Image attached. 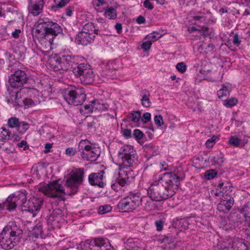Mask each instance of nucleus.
<instances>
[{"label":"nucleus","mask_w":250,"mask_h":250,"mask_svg":"<svg viewBox=\"0 0 250 250\" xmlns=\"http://www.w3.org/2000/svg\"><path fill=\"white\" fill-rule=\"evenodd\" d=\"M179 177L172 173H165L152 184L147 190V194L153 201L159 202L172 197L174 194L172 186H178Z\"/></svg>","instance_id":"obj_1"},{"label":"nucleus","mask_w":250,"mask_h":250,"mask_svg":"<svg viewBox=\"0 0 250 250\" xmlns=\"http://www.w3.org/2000/svg\"><path fill=\"white\" fill-rule=\"evenodd\" d=\"M7 202L9 203L10 211L15 209L17 206H19L22 211L31 212L34 216L42 208L43 199L42 198L34 197L27 201L25 192L18 191L7 197Z\"/></svg>","instance_id":"obj_2"},{"label":"nucleus","mask_w":250,"mask_h":250,"mask_svg":"<svg viewBox=\"0 0 250 250\" xmlns=\"http://www.w3.org/2000/svg\"><path fill=\"white\" fill-rule=\"evenodd\" d=\"M22 236V230L15 222H11L0 233V246L9 250L13 248L20 242Z\"/></svg>","instance_id":"obj_3"},{"label":"nucleus","mask_w":250,"mask_h":250,"mask_svg":"<svg viewBox=\"0 0 250 250\" xmlns=\"http://www.w3.org/2000/svg\"><path fill=\"white\" fill-rule=\"evenodd\" d=\"M84 173L82 168H75L69 173L65 182V186L70 189L69 194H75L78 192L83 182Z\"/></svg>","instance_id":"obj_4"},{"label":"nucleus","mask_w":250,"mask_h":250,"mask_svg":"<svg viewBox=\"0 0 250 250\" xmlns=\"http://www.w3.org/2000/svg\"><path fill=\"white\" fill-rule=\"evenodd\" d=\"M63 97L70 104L81 105L86 99V95L83 88L71 87L65 90Z\"/></svg>","instance_id":"obj_5"},{"label":"nucleus","mask_w":250,"mask_h":250,"mask_svg":"<svg viewBox=\"0 0 250 250\" xmlns=\"http://www.w3.org/2000/svg\"><path fill=\"white\" fill-rule=\"evenodd\" d=\"M78 149L82 158L84 161L93 162L99 156L98 149L87 140H83L80 142Z\"/></svg>","instance_id":"obj_6"},{"label":"nucleus","mask_w":250,"mask_h":250,"mask_svg":"<svg viewBox=\"0 0 250 250\" xmlns=\"http://www.w3.org/2000/svg\"><path fill=\"white\" fill-rule=\"evenodd\" d=\"M75 57L69 55H62L55 59L54 62L51 66L52 69L56 72L62 73L70 68L76 66L77 64L75 63Z\"/></svg>","instance_id":"obj_7"},{"label":"nucleus","mask_w":250,"mask_h":250,"mask_svg":"<svg viewBox=\"0 0 250 250\" xmlns=\"http://www.w3.org/2000/svg\"><path fill=\"white\" fill-rule=\"evenodd\" d=\"M74 75L80 78L84 84L91 83L94 80L95 75L89 65L86 63H80L73 68Z\"/></svg>","instance_id":"obj_8"},{"label":"nucleus","mask_w":250,"mask_h":250,"mask_svg":"<svg viewBox=\"0 0 250 250\" xmlns=\"http://www.w3.org/2000/svg\"><path fill=\"white\" fill-rule=\"evenodd\" d=\"M141 203V198L137 194H132L122 199L117 207L120 211L129 212L135 209Z\"/></svg>","instance_id":"obj_9"},{"label":"nucleus","mask_w":250,"mask_h":250,"mask_svg":"<svg viewBox=\"0 0 250 250\" xmlns=\"http://www.w3.org/2000/svg\"><path fill=\"white\" fill-rule=\"evenodd\" d=\"M118 160L124 167H131L136 160L133 148L128 145L121 147L118 151Z\"/></svg>","instance_id":"obj_10"},{"label":"nucleus","mask_w":250,"mask_h":250,"mask_svg":"<svg viewBox=\"0 0 250 250\" xmlns=\"http://www.w3.org/2000/svg\"><path fill=\"white\" fill-rule=\"evenodd\" d=\"M120 167L118 173V176L116 178L115 183L111 185V188L115 190H118V185L124 187L127 183L130 178L134 177L133 171L130 169V167H124L122 164L120 165Z\"/></svg>","instance_id":"obj_11"},{"label":"nucleus","mask_w":250,"mask_h":250,"mask_svg":"<svg viewBox=\"0 0 250 250\" xmlns=\"http://www.w3.org/2000/svg\"><path fill=\"white\" fill-rule=\"evenodd\" d=\"M83 250H112L107 240L98 238L93 240L88 239L84 242Z\"/></svg>","instance_id":"obj_12"},{"label":"nucleus","mask_w":250,"mask_h":250,"mask_svg":"<svg viewBox=\"0 0 250 250\" xmlns=\"http://www.w3.org/2000/svg\"><path fill=\"white\" fill-rule=\"evenodd\" d=\"M28 76L26 73L21 70H17L9 78V83L11 88H19L27 82Z\"/></svg>","instance_id":"obj_13"},{"label":"nucleus","mask_w":250,"mask_h":250,"mask_svg":"<svg viewBox=\"0 0 250 250\" xmlns=\"http://www.w3.org/2000/svg\"><path fill=\"white\" fill-rule=\"evenodd\" d=\"M42 191L50 197H57L60 195L65 194L62 186L57 181H53L47 185Z\"/></svg>","instance_id":"obj_14"},{"label":"nucleus","mask_w":250,"mask_h":250,"mask_svg":"<svg viewBox=\"0 0 250 250\" xmlns=\"http://www.w3.org/2000/svg\"><path fill=\"white\" fill-rule=\"evenodd\" d=\"M42 31H43L42 34L44 35L45 40L52 44L55 38L62 32V28L57 23L52 22L48 26V28H44Z\"/></svg>","instance_id":"obj_15"},{"label":"nucleus","mask_w":250,"mask_h":250,"mask_svg":"<svg viewBox=\"0 0 250 250\" xmlns=\"http://www.w3.org/2000/svg\"><path fill=\"white\" fill-rule=\"evenodd\" d=\"M63 216V212L61 209L55 208L49 216L47 222L54 228L58 227L59 223L64 220Z\"/></svg>","instance_id":"obj_16"},{"label":"nucleus","mask_w":250,"mask_h":250,"mask_svg":"<svg viewBox=\"0 0 250 250\" xmlns=\"http://www.w3.org/2000/svg\"><path fill=\"white\" fill-rule=\"evenodd\" d=\"M234 204V199L227 195L223 196L220 202L217 205L219 211L223 212L229 211Z\"/></svg>","instance_id":"obj_17"},{"label":"nucleus","mask_w":250,"mask_h":250,"mask_svg":"<svg viewBox=\"0 0 250 250\" xmlns=\"http://www.w3.org/2000/svg\"><path fill=\"white\" fill-rule=\"evenodd\" d=\"M95 36L91 35L90 33H84L81 31L77 35L75 39V42L77 44H81L82 45H87L88 44L91 43L94 40Z\"/></svg>","instance_id":"obj_18"},{"label":"nucleus","mask_w":250,"mask_h":250,"mask_svg":"<svg viewBox=\"0 0 250 250\" xmlns=\"http://www.w3.org/2000/svg\"><path fill=\"white\" fill-rule=\"evenodd\" d=\"M104 172L101 170L98 173H93L88 176V181L91 185H97L99 187L103 188L104 186V183L103 181V175Z\"/></svg>","instance_id":"obj_19"},{"label":"nucleus","mask_w":250,"mask_h":250,"mask_svg":"<svg viewBox=\"0 0 250 250\" xmlns=\"http://www.w3.org/2000/svg\"><path fill=\"white\" fill-rule=\"evenodd\" d=\"M42 3H39L35 1H30L28 9L29 13L35 16L39 15L42 12Z\"/></svg>","instance_id":"obj_20"},{"label":"nucleus","mask_w":250,"mask_h":250,"mask_svg":"<svg viewBox=\"0 0 250 250\" xmlns=\"http://www.w3.org/2000/svg\"><path fill=\"white\" fill-rule=\"evenodd\" d=\"M150 96V92L146 89H143L140 91V96L142 105L146 107H149L151 104V103L149 100Z\"/></svg>","instance_id":"obj_21"},{"label":"nucleus","mask_w":250,"mask_h":250,"mask_svg":"<svg viewBox=\"0 0 250 250\" xmlns=\"http://www.w3.org/2000/svg\"><path fill=\"white\" fill-rule=\"evenodd\" d=\"M52 21H50L49 19L45 18H40L38 21L37 28L36 31L38 33L42 32V29H44L45 28H48V26L51 24Z\"/></svg>","instance_id":"obj_22"},{"label":"nucleus","mask_w":250,"mask_h":250,"mask_svg":"<svg viewBox=\"0 0 250 250\" xmlns=\"http://www.w3.org/2000/svg\"><path fill=\"white\" fill-rule=\"evenodd\" d=\"M231 90V85L229 83H226L222 85L221 89L217 91V95L219 98L226 97L229 94Z\"/></svg>","instance_id":"obj_23"},{"label":"nucleus","mask_w":250,"mask_h":250,"mask_svg":"<svg viewBox=\"0 0 250 250\" xmlns=\"http://www.w3.org/2000/svg\"><path fill=\"white\" fill-rule=\"evenodd\" d=\"M91 104H94L95 110L104 111L109 107V105L102 100H93Z\"/></svg>","instance_id":"obj_24"},{"label":"nucleus","mask_w":250,"mask_h":250,"mask_svg":"<svg viewBox=\"0 0 250 250\" xmlns=\"http://www.w3.org/2000/svg\"><path fill=\"white\" fill-rule=\"evenodd\" d=\"M98 29H96L94 24L92 22H89L85 24L82 31L84 33H90L91 35H98Z\"/></svg>","instance_id":"obj_25"},{"label":"nucleus","mask_w":250,"mask_h":250,"mask_svg":"<svg viewBox=\"0 0 250 250\" xmlns=\"http://www.w3.org/2000/svg\"><path fill=\"white\" fill-rule=\"evenodd\" d=\"M248 142V140H244L242 141L234 136H231L229 141V144L234 146L237 147L240 146L242 147L244 146Z\"/></svg>","instance_id":"obj_26"},{"label":"nucleus","mask_w":250,"mask_h":250,"mask_svg":"<svg viewBox=\"0 0 250 250\" xmlns=\"http://www.w3.org/2000/svg\"><path fill=\"white\" fill-rule=\"evenodd\" d=\"M235 250H247V245L242 240L236 239L231 244Z\"/></svg>","instance_id":"obj_27"},{"label":"nucleus","mask_w":250,"mask_h":250,"mask_svg":"<svg viewBox=\"0 0 250 250\" xmlns=\"http://www.w3.org/2000/svg\"><path fill=\"white\" fill-rule=\"evenodd\" d=\"M104 11L105 16L109 19L114 20L117 18L116 10L114 8L111 7L106 6L105 7Z\"/></svg>","instance_id":"obj_28"},{"label":"nucleus","mask_w":250,"mask_h":250,"mask_svg":"<svg viewBox=\"0 0 250 250\" xmlns=\"http://www.w3.org/2000/svg\"><path fill=\"white\" fill-rule=\"evenodd\" d=\"M127 250H137L138 247L137 242L134 239H128L125 244Z\"/></svg>","instance_id":"obj_29"},{"label":"nucleus","mask_w":250,"mask_h":250,"mask_svg":"<svg viewBox=\"0 0 250 250\" xmlns=\"http://www.w3.org/2000/svg\"><path fill=\"white\" fill-rule=\"evenodd\" d=\"M7 91L8 92L9 97H7L6 98V102L9 104H12L13 106L16 105L14 90H12L11 87L10 88L8 87Z\"/></svg>","instance_id":"obj_30"},{"label":"nucleus","mask_w":250,"mask_h":250,"mask_svg":"<svg viewBox=\"0 0 250 250\" xmlns=\"http://www.w3.org/2000/svg\"><path fill=\"white\" fill-rule=\"evenodd\" d=\"M209 159L213 165H220L224 162L223 157L221 154L220 155L211 156Z\"/></svg>","instance_id":"obj_31"},{"label":"nucleus","mask_w":250,"mask_h":250,"mask_svg":"<svg viewBox=\"0 0 250 250\" xmlns=\"http://www.w3.org/2000/svg\"><path fill=\"white\" fill-rule=\"evenodd\" d=\"M240 213L243 215L246 221L250 222V208L245 207L240 211Z\"/></svg>","instance_id":"obj_32"},{"label":"nucleus","mask_w":250,"mask_h":250,"mask_svg":"<svg viewBox=\"0 0 250 250\" xmlns=\"http://www.w3.org/2000/svg\"><path fill=\"white\" fill-rule=\"evenodd\" d=\"M42 228L41 225L36 226L33 229L32 235L34 237L38 238L40 237L42 238Z\"/></svg>","instance_id":"obj_33"},{"label":"nucleus","mask_w":250,"mask_h":250,"mask_svg":"<svg viewBox=\"0 0 250 250\" xmlns=\"http://www.w3.org/2000/svg\"><path fill=\"white\" fill-rule=\"evenodd\" d=\"M141 118V113L140 111H134L131 112L129 119L135 123L140 121Z\"/></svg>","instance_id":"obj_34"},{"label":"nucleus","mask_w":250,"mask_h":250,"mask_svg":"<svg viewBox=\"0 0 250 250\" xmlns=\"http://www.w3.org/2000/svg\"><path fill=\"white\" fill-rule=\"evenodd\" d=\"M69 1H60L58 3H55L50 6V9L56 12L60 8H62L65 6L68 3Z\"/></svg>","instance_id":"obj_35"},{"label":"nucleus","mask_w":250,"mask_h":250,"mask_svg":"<svg viewBox=\"0 0 250 250\" xmlns=\"http://www.w3.org/2000/svg\"><path fill=\"white\" fill-rule=\"evenodd\" d=\"M8 125L11 128L16 127L18 129L20 125L19 120L16 117H11L8 119Z\"/></svg>","instance_id":"obj_36"},{"label":"nucleus","mask_w":250,"mask_h":250,"mask_svg":"<svg viewBox=\"0 0 250 250\" xmlns=\"http://www.w3.org/2000/svg\"><path fill=\"white\" fill-rule=\"evenodd\" d=\"M112 210V207L109 205H105L101 206L99 208L98 213L104 214L107 213Z\"/></svg>","instance_id":"obj_37"},{"label":"nucleus","mask_w":250,"mask_h":250,"mask_svg":"<svg viewBox=\"0 0 250 250\" xmlns=\"http://www.w3.org/2000/svg\"><path fill=\"white\" fill-rule=\"evenodd\" d=\"M20 88V90H14V93L15 95V100H16V105H21V104H22V100L21 99L22 95L21 88Z\"/></svg>","instance_id":"obj_38"},{"label":"nucleus","mask_w":250,"mask_h":250,"mask_svg":"<svg viewBox=\"0 0 250 250\" xmlns=\"http://www.w3.org/2000/svg\"><path fill=\"white\" fill-rule=\"evenodd\" d=\"M105 4V1H97V2L93 3V6L95 9L100 12H103L105 9V7H102L101 6Z\"/></svg>","instance_id":"obj_39"},{"label":"nucleus","mask_w":250,"mask_h":250,"mask_svg":"<svg viewBox=\"0 0 250 250\" xmlns=\"http://www.w3.org/2000/svg\"><path fill=\"white\" fill-rule=\"evenodd\" d=\"M217 175V172L213 169L207 170L205 173V177L208 180L212 179Z\"/></svg>","instance_id":"obj_40"},{"label":"nucleus","mask_w":250,"mask_h":250,"mask_svg":"<svg viewBox=\"0 0 250 250\" xmlns=\"http://www.w3.org/2000/svg\"><path fill=\"white\" fill-rule=\"evenodd\" d=\"M154 122L158 126H161L164 124L163 117L161 115H156L154 117Z\"/></svg>","instance_id":"obj_41"},{"label":"nucleus","mask_w":250,"mask_h":250,"mask_svg":"<svg viewBox=\"0 0 250 250\" xmlns=\"http://www.w3.org/2000/svg\"><path fill=\"white\" fill-rule=\"evenodd\" d=\"M176 69L181 73L185 72L187 70V66L185 63L181 62L176 65Z\"/></svg>","instance_id":"obj_42"},{"label":"nucleus","mask_w":250,"mask_h":250,"mask_svg":"<svg viewBox=\"0 0 250 250\" xmlns=\"http://www.w3.org/2000/svg\"><path fill=\"white\" fill-rule=\"evenodd\" d=\"M143 133L139 129H136L134 130L133 135L136 140H140L143 138Z\"/></svg>","instance_id":"obj_43"},{"label":"nucleus","mask_w":250,"mask_h":250,"mask_svg":"<svg viewBox=\"0 0 250 250\" xmlns=\"http://www.w3.org/2000/svg\"><path fill=\"white\" fill-rule=\"evenodd\" d=\"M237 103V100L235 98H232L231 99H229L227 100L224 104L226 106L232 107L235 105Z\"/></svg>","instance_id":"obj_44"},{"label":"nucleus","mask_w":250,"mask_h":250,"mask_svg":"<svg viewBox=\"0 0 250 250\" xmlns=\"http://www.w3.org/2000/svg\"><path fill=\"white\" fill-rule=\"evenodd\" d=\"M152 42L151 41H146L143 42L141 45V47L145 51H148L150 49Z\"/></svg>","instance_id":"obj_45"},{"label":"nucleus","mask_w":250,"mask_h":250,"mask_svg":"<svg viewBox=\"0 0 250 250\" xmlns=\"http://www.w3.org/2000/svg\"><path fill=\"white\" fill-rule=\"evenodd\" d=\"M22 127V130L20 131L21 132H24L29 128V125L25 122H20V125L18 129L20 130V128Z\"/></svg>","instance_id":"obj_46"},{"label":"nucleus","mask_w":250,"mask_h":250,"mask_svg":"<svg viewBox=\"0 0 250 250\" xmlns=\"http://www.w3.org/2000/svg\"><path fill=\"white\" fill-rule=\"evenodd\" d=\"M227 187L225 184L223 182L220 183L217 186V190L221 191V193L224 195L227 191Z\"/></svg>","instance_id":"obj_47"},{"label":"nucleus","mask_w":250,"mask_h":250,"mask_svg":"<svg viewBox=\"0 0 250 250\" xmlns=\"http://www.w3.org/2000/svg\"><path fill=\"white\" fill-rule=\"evenodd\" d=\"M22 103H23L25 106L29 107L35 105L34 101L30 98H25L22 100Z\"/></svg>","instance_id":"obj_48"},{"label":"nucleus","mask_w":250,"mask_h":250,"mask_svg":"<svg viewBox=\"0 0 250 250\" xmlns=\"http://www.w3.org/2000/svg\"><path fill=\"white\" fill-rule=\"evenodd\" d=\"M122 135L126 138H130L131 137V131L129 129L122 128Z\"/></svg>","instance_id":"obj_49"},{"label":"nucleus","mask_w":250,"mask_h":250,"mask_svg":"<svg viewBox=\"0 0 250 250\" xmlns=\"http://www.w3.org/2000/svg\"><path fill=\"white\" fill-rule=\"evenodd\" d=\"M193 19L194 21H198L202 22H205L206 21V17L204 15H196L193 17Z\"/></svg>","instance_id":"obj_50"},{"label":"nucleus","mask_w":250,"mask_h":250,"mask_svg":"<svg viewBox=\"0 0 250 250\" xmlns=\"http://www.w3.org/2000/svg\"><path fill=\"white\" fill-rule=\"evenodd\" d=\"M151 119V114L149 112H146L144 113L141 118L142 121L144 123H146L149 121Z\"/></svg>","instance_id":"obj_51"},{"label":"nucleus","mask_w":250,"mask_h":250,"mask_svg":"<svg viewBox=\"0 0 250 250\" xmlns=\"http://www.w3.org/2000/svg\"><path fill=\"white\" fill-rule=\"evenodd\" d=\"M9 203L7 202V199L2 203H0V211L2 209H6L10 211Z\"/></svg>","instance_id":"obj_52"},{"label":"nucleus","mask_w":250,"mask_h":250,"mask_svg":"<svg viewBox=\"0 0 250 250\" xmlns=\"http://www.w3.org/2000/svg\"><path fill=\"white\" fill-rule=\"evenodd\" d=\"M161 37V35H160L157 32H153V33H151L149 35V38H151L152 39H154L152 42H154L155 40H157L158 39H159Z\"/></svg>","instance_id":"obj_53"},{"label":"nucleus","mask_w":250,"mask_h":250,"mask_svg":"<svg viewBox=\"0 0 250 250\" xmlns=\"http://www.w3.org/2000/svg\"><path fill=\"white\" fill-rule=\"evenodd\" d=\"M157 230L158 231H161L163 228V222L162 220L156 221L155 223Z\"/></svg>","instance_id":"obj_54"},{"label":"nucleus","mask_w":250,"mask_h":250,"mask_svg":"<svg viewBox=\"0 0 250 250\" xmlns=\"http://www.w3.org/2000/svg\"><path fill=\"white\" fill-rule=\"evenodd\" d=\"M1 134H2V136H4V138H3V137H1V140H3V139L6 140V139H7L6 138V137H8V138L10 137V132L8 129H6L5 128H2V131H1Z\"/></svg>","instance_id":"obj_55"},{"label":"nucleus","mask_w":250,"mask_h":250,"mask_svg":"<svg viewBox=\"0 0 250 250\" xmlns=\"http://www.w3.org/2000/svg\"><path fill=\"white\" fill-rule=\"evenodd\" d=\"M76 149L73 147H68L65 150V153L69 156H73L76 153Z\"/></svg>","instance_id":"obj_56"},{"label":"nucleus","mask_w":250,"mask_h":250,"mask_svg":"<svg viewBox=\"0 0 250 250\" xmlns=\"http://www.w3.org/2000/svg\"><path fill=\"white\" fill-rule=\"evenodd\" d=\"M84 108L85 110H87L89 112H92L95 110V108H94V104H86L84 106Z\"/></svg>","instance_id":"obj_57"},{"label":"nucleus","mask_w":250,"mask_h":250,"mask_svg":"<svg viewBox=\"0 0 250 250\" xmlns=\"http://www.w3.org/2000/svg\"><path fill=\"white\" fill-rule=\"evenodd\" d=\"M233 43L237 45H239L241 43V40L239 39V35L235 34L233 36Z\"/></svg>","instance_id":"obj_58"},{"label":"nucleus","mask_w":250,"mask_h":250,"mask_svg":"<svg viewBox=\"0 0 250 250\" xmlns=\"http://www.w3.org/2000/svg\"><path fill=\"white\" fill-rule=\"evenodd\" d=\"M74 10L73 6H69L65 9V15L68 17L72 16V11Z\"/></svg>","instance_id":"obj_59"},{"label":"nucleus","mask_w":250,"mask_h":250,"mask_svg":"<svg viewBox=\"0 0 250 250\" xmlns=\"http://www.w3.org/2000/svg\"><path fill=\"white\" fill-rule=\"evenodd\" d=\"M144 6L149 10H152L153 8V4L150 2V1H144Z\"/></svg>","instance_id":"obj_60"},{"label":"nucleus","mask_w":250,"mask_h":250,"mask_svg":"<svg viewBox=\"0 0 250 250\" xmlns=\"http://www.w3.org/2000/svg\"><path fill=\"white\" fill-rule=\"evenodd\" d=\"M136 22L138 24L145 23L146 22V19L143 16H140L137 18Z\"/></svg>","instance_id":"obj_61"},{"label":"nucleus","mask_w":250,"mask_h":250,"mask_svg":"<svg viewBox=\"0 0 250 250\" xmlns=\"http://www.w3.org/2000/svg\"><path fill=\"white\" fill-rule=\"evenodd\" d=\"M21 31L19 29H16L12 34V37L15 39H17L19 37Z\"/></svg>","instance_id":"obj_62"},{"label":"nucleus","mask_w":250,"mask_h":250,"mask_svg":"<svg viewBox=\"0 0 250 250\" xmlns=\"http://www.w3.org/2000/svg\"><path fill=\"white\" fill-rule=\"evenodd\" d=\"M115 28L116 29L117 32L118 34H120L122 31V25L120 23H117L115 25Z\"/></svg>","instance_id":"obj_63"},{"label":"nucleus","mask_w":250,"mask_h":250,"mask_svg":"<svg viewBox=\"0 0 250 250\" xmlns=\"http://www.w3.org/2000/svg\"><path fill=\"white\" fill-rule=\"evenodd\" d=\"M52 147V144L48 143L46 144L45 146V149L44 150V152L45 153H47L50 151V149Z\"/></svg>","instance_id":"obj_64"}]
</instances>
